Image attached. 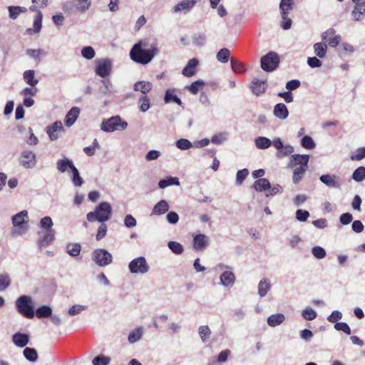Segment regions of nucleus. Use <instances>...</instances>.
Here are the masks:
<instances>
[{
    "label": "nucleus",
    "mask_w": 365,
    "mask_h": 365,
    "mask_svg": "<svg viewBox=\"0 0 365 365\" xmlns=\"http://www.w3.org/2000/svg\"><path fill=\"white\" fill-rule=\"evenodd\" d=\"M146 46L145 41H140L135 43L130 51L131 60L142 65L149 63L153 57L158 53L159 50L155 43L152 44L148 49L143 48Z\"/></svg>",
    "instance_id": "f257e3e1"
},
{
    "label": "nucleus",
    "mask_w": 365,
    "mask_h": 365,
    "mask_svg": "<svg viewBox=\"0 0 365 365\" xmlns=\"http://www.w3.org/2000/svg\"><path fill=\"white\" fill-rule=\"evenodd\" d=\"M112 214V208L110 205L107 202H101L96 207L95 211L90 212L87 214L86 217L89 222L96 220L103 222L110 218Z\"/></svg>",
    "instance_id": "f03ea898"
},
{
    "label": "nucleus",
    "mask_w": 365,
    "mask_h": 365,
    "mask_svg": "<svg viewBox=\"0 0 365 365\" xmlns=\"http://www.w3.org/2000/svg\"><path fill=\"white\" fill-rule=\"evenodd\" d=\"M18 312L27 319H33L35 316L34 307L31 297L23 295L16 301Z\"/></svg>",
    "instance_id": "7ed1b4c3"
},
{
    "label": "nucleus",
    "mask_w": 365,
    "mask_h": 365,
    "mask_svg": "<svg viewBox=\"0 0 365 365\" xmlns=\"http://www.w3.org/2000/svg\"><path fill=\"white\" fill-rule=\"evenodd\" d=\"M127 125L128 123L119 116H114L103 121L101 129L106 132H113L115 130H123L127 128Z\"/></svg>",
    "instance_id": "20e7f679"
},
{
    "label": "nucleus",
    "mask_w": 365,
    "mask_h": 365,
    "mask_svg": "<svg viewBox=\"0 0 365 365\" xmlns=\"http://www.w3.org/2000/svg\"><path fill=\"white\" fill-rule=\"evenodd\" d=\"M279 63V55L273 51L269 52L261 58V67L267 72L275 70Z\"/></svg>",
    "instance_id": "39448f33"
},
{
    "label": "nucleus",
    "mask_w": 365,
    "mask_h": 365,
    "mask_svg": "<svg viewBox=\"0 0 365 365\" xmlns=\"http://www.w3.org/2000/svg\"><path fill=\"white\" fill-rule=\"evenodd\" d=\"M128 267L130 272L133 274H145L149 270V265L143 257L133 259L129 263Z\"/></svg>",
    "instance_id": "423d86ee"
},
{
    "label": "nucleus",
    "mask_w": 365,
    "mask_h": 365,
    "mask_svg": "<svg viewBox=\"0 0 365 365\" xmlns=\"http://www.w3.org/2000/svg\"><path fill=\"white\" fill-rule=\"evenodd\" d=\"M93 261L100 267H105L112 262L113 257L104 249H97L93 252Z\"/></svg>",
    "instance_id": "0eeeda50"
},
{
    "label": "nucleus",
    "mask_w": 365,
    "mask_h": 365,
    "mask_svg": "<svg viewBox=\"0 0 365 365\" xmlns=\"http://www.w3.org/2000/svg\"><path fill=\"white\" fill-rule=\"evenodd\" d=\"M112 70V63L109 58H101L96 61V73L101 78L108 76Z\"/></svg>",
    "instance_id": "6e6552de"
},
{
    "label": "nucleus",
    "mask_w": 365,
    "mask_h": 365,
    "mask_svg": "<svg viewBox=\"0 0 365 365\" xmlns=\"http://www.w3.org/2000/svg\"><path fill=\"white\" fill-rule=\"evenodd\" d=\"M12 223L14 227L22 229L21 233H25L28 230V212L26 210H22L16 214L12 217Z\"/></svg>",
    "instance_id": "1a4fd4ad"
},
{
    "label": "nucleus",
    "mask_w": 365,
    "mask_h": 365,
    "mask_svg": "<svg viewBox=\"0 0 365 365\" xmlns=\"http://www.w3.org/2000/svg\"><path fill=\"white\" fill-rule=\"evenodd\" d=\"M322 39L326 41L329 46L336 47L341 42V37L336 34V30L330 28L324 31L322 35Z\"/></svg>",
    "instance_id": "9d476101"
},
{
    "label": "nucleus",
    "mask_w": 365,
    "mask_h": 365,
    "mask_svg": "<svg viewBox=\"0 0 365 365\" xmlns=\"http://www.w3.org/2000/svg\"><path fill=\"white\" fill-rule=\"evenodd\" d=\"M21 164L25 168H31L36 164V156L30 150H25L22 153L20 158Z\"/></svg>",
    "instance_id": "9b49d317"
},
{
    "label": "nucleus",
    "mask_w": 365,
    "mask_h": 365,
    "mask_svg": "<svg viewBox=\"0 0 365 365\" xmlns=\"http://www.w3.org/2000/svg\"><path fill=\"white\" fill-rule=\"evenodd\" d=\"M309 156L308 155H292L291 157V164L293 165H299L297 168H308V162Z\"/></svg>",
    "instance_id": "f8f14e48"
},
{
    "label": "nucleus",
    "mask_w": 365,
    "mask_h": 365,
    "mask_svg": "<svg viewBox=\"0 0 365 365\" xmlns=\"http://www.w3.org/2000/svg\"><path fill=\"white\" fill-rule=\"evenodd\" d=\"M63 130V128L62 123L61 121H56L51 125L47 127L46 132L49 136V138L51 140H55L58 138L57 133L62 131Z\"/></svg>",
    "instance_id": "ddd939ff"
},
{
    "label": "nucleus",
    "mask_w": 365,
    "mask_h": 365,
    "mask_svg": "<svg viewBox=\"0 0 365 365\" xmlns=\"http://www.w3.org/2000/svg\"><path fill=\"white\" fill-rule=\"evenodd\" d=\"M199 63V61L196 58L190 59L186 66L183 68L182 73L186 77L193 76L196 73V68Z\"/></svg>",
    "instance_id": "4468645a"
},
{
    "label": "nucleus",
    "mask_w": 365,
    "mask_h": 365,
    "mask_svg": "<svg viewBox=\"0 0 365 365\" xmlns=\"http://www.w3.org/2000/svg\"><path fill=\"white\" fill-rule=\"evenodd\" d=\"M267 88L265 81H259L258 79L252 80L251 83V89L252 93L256 96H259L265 92Z\"/></svg>",
    "instance_id": "2eb2a0df"
},
{
    "label": "nucleus",
    "mask_w": 365,
    "mask_h": 365,
    "mask_svg": "<svg viewBox=\"0 0 365 365\" xmlns=\"http://www.w3.org/2000/svg\"><path fill=\"white\" fill-rule=\"evenodd\" d=\"M197 3V0H182L173 8L175 12L190 11Z\"/></svg>",
    "instance_id": "dca6fc26"
},
{
    "label": "nucleus",
    "mask_w": 365,
    "mask_h": 365,
    "mask_svg": "<svg viewBox=\"0 0 365 365\" xmlns=\"http://www.w3.org/2000/svg\"><path fill=\"white\" fill-rule=\"evenodd\" d=\"M12 341L15 345L23 348L28 344L29 341V336L26 334L18 332L13 335Z\"/></svg>",
    "instance_id": "f3484780"
},
{
    "label": "nucleus",
    "mask_w": 365,
    "mask_h": 365,
    "mask_svg": "<svg viewBox=\"0 0 365 365\" xmlns=\"http://www.w3.org/2000/svg\"><path fill=\"white\" fill-rule=\"evenodd\" d=\"M273 113L279 119L284 120L289 115V110L284 103H277L274 107Z\"/></svg>",
    "instance_id": "a211bd4d"
},
{
    "label": "nucleus",
    "mask_w": 365,
    "mask_h": 365,
    "mask_svg": "<svg viewBox=\"0 0 365 365\" xmlns=\"http://www.w3.org/2000/svg\"><path fill=\"white\" fill-rule=\"evenodd\" d=\"M80 113V109L78 107H73L66 114L64 123L66 126H71L77 118L78 117Z\"/></svg>",
    "instance_id": "6ab92c4d"
},
{
    "label": "nucleus",
    "mask_w": 365,
    "mask_h": 365,
    "mask_svg": "<svg viewBox=\"0 0 365 365\" xmlns=\"http://www.w3.org/2000/svg\"><path fill=\"white\" fill-rule=\"evenodd\" d=\"M207 244V237L203 234H199L194 237L193 247L196 250H200Z\"/></svg>",
    "instance_id": "aec40b11"
},
{
    "label": "nucleus",
    "mask_w": 365,
    "mask_h": 365,
    "mask_svg": "<svg viewBox=\"0 0 365 365\" xmlns=\"http://www.w3.org/2000/svg\"><path fill=\"white\" fill-rule=\"evenodd\" d=\"M336 178V175H322L319 179L322 182L330 187H339L340 184Z\"/></svg>",
    "instance_id": "412c9836"
},
{
    "label": "nucleus",
    "mask_w": 365,
    "mask_h": 365,
    "mask_svg": "<svg viewBox=\"0 0 365 365\" xmlns=\"http://www.w3.org/2000/svg\"><path fill=\"white\" fill-rule=\"evenodd\" d=\"M55 231L53 230H46L43 237L39 240V245L41 247H46L54 240Z\"/></svg>",
    "instance_id": "4be33fe9"
},
{
    "label": "nucleus",
    "mask_w": 365,
    "mask_h": 365,
    "mask_svg": "<svg viewBox=\"0 0 365 365\" xmlns=\"http://www.w3.org/2000/svg\"><path fill=\"white\" fill-rule=\"evenodd\" d=\"M354 8L351 12V16L355 21H359L365 14V4H354Z\"/></svg>",
    "instance_id": "5701e85b"
},
{
    "label": "nucleus",
    "mask_w": 365,
    "mask_h": 365,
    "mask_svg": "<svg viewBox=\"0 0 365 365\" xmlns=\"http://www.w3.org/2000/svg\"><path fill=\"white\" fill-rule=\"evenodd\" d=\"M168 210L169 205L168 202L165 200H162L154 206L152 211V214L156 215H161L168 212Z\"/></svg>",
    "instance_id": "b1692460"
},
{
    "label": "nucleus",
    "mask_w": 365,
    "mask_h": 365,
    "mask_svg": "<svg viewBox=\"0 0 365 365\" xmlns=\"http://www.w3.org/2000/svg\"><path fill=\"white\" fill-rule=\"evenodd\" d=\"M164 100L166 103L174 102L179 106L182 105V101L175 95L174 89H168L166 91Z\"/></svg>",
    "instance_id": "393cba45"
},
{
    "label": "nucleus",
    "mask_w": 365,
    "mask_h": 365,
    "mask_svg": "<svg viewBox=\"0 0 365 365\" xmlns=\"http://www.w3.org/2000/svg\"><path fill=\"white\" fill-rule=\"evenodd\" d=\"M235 280V276L232 272L226 271L223 272L220 276L221 283L225 286H231L234 284Z\"/></svg>",
    "instance_id": "a878e982"
},
{
    "label": "nucleus",
    "mask_w": 365,
    "mask_h": 365,
    "mask_svg": "<svg viewBox=\"0 0 365 365\" xmlns=\"http://www.w3.org/2000/svg\"><path fill=\"white\" fill-rule=\"evenodd\" d=\"M253 187L255 190L258 192H262L271 188L270 183L266 178H259L254 183Z\"/></svg>",
    "instance_id": "bb28decb"
},
{
    "label": "nucleus",
    "mask_w": 365,
    "mask_h": 365,
    "mask_svg": "<svg viewBox=\"0 0 365 365\" xmlns=\"http://www.w3.org/2000/svg\"><path fill=\"white\" fill-rule=\"evenodd\" d=\"M152 83L147 81H138L134 85V90L140 91L143 94H146L152 89Z\"/></svg>",
    "instance_id": "cd10ccee"
},
{
    "label": "nucleus",
    "mask_w": 365,
    "mask_h": 365,
    "mask_svg": "<svg viewBox=\"0 0 365 365\" xmlns=\"http://www.w3.org/2000/svg\"><path fill=\"white\" fill-rule=\"evenodd\" d=\"M313 48H314L315 54L319 58H322L325 57L327 51V45L326 43H324V42L316 43L314 45Z\"/></svg>",
    "instance_id": "c85d7f7f"
},
{
    "label": "nucleus",
    "mask_w": 365,
    "mask_h": 365,
    "mask_svg": "<svg viewBox=\"0 0 365 365\" xmlns=\"http://www.w3.org/2000/svg\"><path fill=\"white\" fill-rule=\"evenodd\" d=\"M57 169L61 173H64L68 168L72 170L75 166L73 162L68 159L58 160L56 163Z\"/></svg>",
    "instance_id": "c756f323"
},
{
    "label": "nucleus",
    "mask_w": 365,
    "mask_h": 365,
    "mask_svg": "<svg viewBox=\"0 0 365 365\" xmlns=\"http://www.w3.org/2000/svg\"><path fill=\"white\" fill-rule=\"evenodd\" d=\"M51 308L46 305L41 306L35 312L36 316L39 319L51 317Z\"/></svg>",
    "instance_id": "7c9ffc66"
},
{
    "label": "nucleus",
    "mask_w": 365,
    "mask_h": 365,
    "mask_svg": "<svg viewBox=\"0 0 365 365\" xmlns=\"http://www.w3.org/2000/svg\"><path fill=\"white\" fill-rule=\"evenodd\" d=\"M284 321V316L282 314H272L267 319V324L270 327H276L277 325H279L281 323H282Z\"/></svg>",
    "instance_id": "2f4dec72"
},
{
    "label": "nucleus",
    "mask_w": 365,
    "mask_h": 365,
    "mask_svg": "<svg viewBox=\"0 0 365 365\" xmlns=\"http://www.w3.org/2000/svg\"><path fill=\"white\" fill-rule=\"evenodd\" d=\"M24 357L29 361L35 362L38 359V353L34 348L26 347L23 351Z\"/></svg>",
    "instance_id": "473e14b6"
},
{
    "label": "nucleus",
    "mask_w": 365,
    "mask_h": 365,
    "mask_svg": "<svg viewBox=\"0 0 365 365\" xmlns=\"http://www.w3.org/2000/svg\"><path fill=\"white\" fill-rule=\"evenodd\" d=\"M271 285L267 279L261 280L258 284V294L260 297H264L269 290Z\"/></svg>",
    "instance_id": "72a5a7b5"
},
{
    "label": "nucleus",
    "mask_w": 365,
    "mask_h": 365,
    "mask_svg": "<svg viewBox=\"0 0 365 365\" xmlns=\"http://www.w3.org/2000/svg\"><path fill=\"white\" fill-rule=\"evenodd\" d=\"M294 5V0H281L279 4L280 13L289 14V11L293 9Z\"/></svg>",
    "instance_id": "f704fd0d"
},
{
    "label": "nucleus",
    "mask_w": 365,
    "mask_h": 365,
    "mask_svg": "<svg viewBox=\"0 0 365 365\" xmlns=\"http://www.w3.org/2000/svg\"><path fill=\"white\" fill-rule=\"evenodd\" d=\"M81 250V246L78 243H68L66 246V251L68 254L72 257H77L79 255Z\"/></svg>",
    "instance_id": "c9c22d12"
},
{
    "label": "nucleus",
    "mask_w": 365,
    "mask_h": 365,
    "mask_svg": "<svg viewBox=\"0 0 365 365\" xmlns=\"http://www.w3.org/2000/svg\"><path fill=\"white\" fill-rule=\"evenodd\" d=\"M34 75V70H27L24 73V81L31 86H35L38 82L37 79H35Z\"/></svg>",
    "instance_id": "e433bc0d"
},
{
    "label": "nucleus",
    "mask_w": 365,
    "mask_h": 365,
    "mask_svg": "<svg viewBox=\"0 0 365 365\" xmlns=\"http://www.w3.org/2000/svg\"><path fill=\"white\" fill-rule=\"evenodd\" d=\"M272 145V141L266 137H258L255 139V145L259 149L268 148Z\"/></svg>",
    "instance_id": "4c0bfd02"
},
{
    "label": "nucleus",
    "mask_w": 365,
    "mask_h": 365,
    "mask_svg": "<svg viewBox=\"0 0 365 365\" xmlns=\"http://www.w3.org/2000/svg\"><path fill=\"white\" fill-rule=\"evenodd\" d=\"M294 152V148L291 145H284L282 148L277 150L276 156L278 158H282L291 155Z\"/></svg>",
    "instance_id": "58836bf2"
},
{
    "label": "nucleus",
    "mask_w": 365,
    "mask_h": 365,
    "mask_svg": "<svg viewBox=\"0 0 365 365\" xmlns=\"http://www.w3.org/2000/svg\"><path fill=\"white\" fill-rule=\"evenodd\" d=\"M205 83L201 80H197L193 83H192L189 86L187 87V89L192 93V94H197L198 91L202 88L204 86Z\"/></svg>",
    "instance_id": "ea45409f"
},
{
    "label": "nucleus",
    "mask_w": 365,
    "mask_h": 365,
    "mask_svg": "<svg viewBox=\"0 0 365 365\" xmlns=\"http://www.w3.org/2000/svg\"><path fill=\"white\" fill-rule=\"evenodd\" d=\"M9 16L12 19H16L21 12L26 11V9L21 6H11L8 8Z\"/></svg>",
    "instance_id": "a19ab883"
},
{
    "label": "nucleus",
    "mask_w": 365,
    "mask_h": 365,
    "mask_svg": "<svg viewBox=\"0 0 365 365\" xmlns=\"http://www.w3.org/2000/svg\"><path fill=\"white\" fill-rule=\"evenodd\" d=\"M230 52L228 48H223L217 53V58L222 63H227L229 61Z\"/></svg>",
    "instance_id": "79ce46f5"
},
{
    "label": "nucleus",
    "mask_w": 365,
    "mask_h": 365,
    "mask_svg": "<svg viewBox=\"0 0 365 365\" xmlns=\"http://www.w3.org/2000/svg\"><path fill=\"white\" fill-rule=\"evenodd\" d=\"M168 246L170 250L176 255H180L183 252L184 249L182 245L178 242L170 241L168 242Z\"/></svg>",
    "instance_id": "37998d69"
},
{
    "label": "nucleus",
    "mask_w": 365,
    "mask_h": 365,
    "mask_svg": "<svg viewBox=\"0 0 365 365\" xmlns=\"http://www.w3.org/2000/svg\"><path fill=\"white\" fill-rule=\"evenodd\" d=\"M352 178L356 182H361L365 178V168L359 167L352 174Z\"/></svg>",
    "instance_id": "c03bdc74"
},
{
    "label": "nucleus",
    "mask_w": 365,
    "mask_h": 365,
    "mask_svg": "<svg viewBox=\"0 0 365 365\" xmlns=\"http://www.w3.org/2000/svg\"><path fill=\"white\" fill-rule=\"evenodd\" d=\"M143 334V331L141 328H137L132 331L128 335V341L130 343H134L138 341Z\"/></svg>",
    "instance_id": "a18cd8bd"
},
{
    "label": "nucleus",
    "mask_w": 365,
    "mask_h": 365,
    "mask_svg": "<svg viewBox=\"0 0 365 365\" xmlns=\"http://www.w3.org/2000/svg\"><path fill=\"white\" fill-rule=\"evenodd\" d=\"M307 169L295 168L293 172L292 180L294 184H297L304 177L305 172Z\"/></svg>",
    "instance_id": "49530a36"
},
{
    "label": "nucleus",
    "mask_w": 365,
    "mask_h": 365,
    "mask_svg": "<svg viewBox=\"0 0 365 365\" xmlns=\"http://www.w3.org/2000/svg\"><path fill=\"white\" fill-rule=\"evenodd\" d=\"M200 336L202 341L205 342L210 338L211 331L208 326H201L198 329Z\"/></svg>",
    "instance_id": "de8ad7c7"
},
{
    "label": "nucleus",
    "mask_w": 365,
    "mask_h": 365,
    "mask_svg": "<svg viewBox=\"0 0 365 365\" xmlns=\"http://www.w3.org/2000/svg\"><path fill=\"white\" fill-rule=\"evenodd\" d=\"M71 172L73 173L72 181L75 186L80 187L83 183V180L79 175L78 169L74 167Z\"/></svg>",
    "instance_id": "09e8293b"
},
{
    "label": "nucleus",
    "mask_w": 365,
    "mask_h": 365,
    "mask_svg": "<svg viewBox=\"0 0 365 365\" xmlns=\"http://www.w3.org/2000/svg\"><path fill=\"white\" fill-rule=\"evenodd\" d=\"M231 66L232 70L237 73H242L245 71V66L240 61L232 58Z\"/></svg>",
    "instance_id": "8fccbe9b"
},
{
    "label": "nucleus",
    "mask_w": 365,
    "mask_h": 365,
    "mask_svg": "<svg viewBox=\"0 0 365 365\" xmlns=\"http://www.w3.org/2000/svg\"><path fill=\"white\" fill-rule=\"evenodd\" d=\"M301 144L303 148L309 150L313 149L316 145L313 139L309 135H305L302 138Z\"/></svg>",
    "instance_id": "3c124183"
},
{
    "label": "nucleus",
    "mask_w": 365,
    "mask_h": 365,
    "mask_svg": "<svg viewBox=\"0 0 365 365\" xmlns=\"http://www.w3.org/2000/svg\"><path fill=\"white\" fill-rule=\"evenodd\" d=\"M140 110L145 112L150 108V99L146 96H142L139 98Z\"/></svg>",
    "instance_id": "603ef678"
},
{
    "label": "nucleus",
    "mask_w": 365,
    "mask_h": 365,
    "mask_svg": "<svg viewBox=\"0 0 365 365\" xmlns=\"http://www.w3.org/2000/svg\"><path fill=\"white\" fill-rule=\"evenodd\" d=\"M42 14L41 11H38L34 21V32H39L41 29V24H42Z\"/></svg>",
    "instance_id": "864d4df0"
},
{
    "label": "nucleus",
    "mask_w": 365,
    "mask_h": 365,
    "mask_svg": "<svg viewBox=\"0 0 365 365\" xmlns=\"http://www.w3.org/2000/svg\"><path fill=\"white\" fill-rule=\"evenodd\" d=\"M110 361V359L106 356H97L93 359V365H108Z\"/></svg>",
    "instance_id": "5fc2aeb1"
},
{
    "label": "nucleus",
    "mask_w": 365,
    "mask_h": 365,
    "mask_svg": "<svg viewBox=\"0 0 365 365\" xmlns=\"http://www.w3.org/2000/svg\"><path fill=\"white\" fill-rule=\"evenodd\" d=\"M172 185H179L178 179L170 178L168 180H162L158 183L160 188H165Z\"/></svg>",
    "instance_id": "6e6d98bb"
},
{
    "label": "nucleus",
    "mask_w": 365,
    "mask_h": 365,
    "mask_svg": "<svg viewBox=\"0 0 365 365\" xmlns=\"http://www.w3.org/2000/svg\"><path fill=\"white\" fill-rule=\"evenodd\" d=\"M33 5L30 7L31 11H38V9L47 6L48 0H32Z\"/></svg>",
    "instance_id": "4d7b16f0"
},
{
    "label": "nucleus",
    "mask_w": 365,
    "mask_h": 365,
    "mask_svg": "<svg viewBox=\"0 0 365 365\" xmlns=\"http://www.w3.org/2000/svg\"><path fill=\"white\" fill-rule=\"evenodd\" d=\"M95 51L91 46H86L81 50V55L86 59H92L95 56Z\"/></svg>",
    "instance_id": "13d9d810"
},
{
    "label": "nucleus",
    "mask_w": 365,
    "mask_h": 365,
    "mask_svg": "<svg viewBox=\"0 0 365 365\" xmlns=\"http://www.w3.org/2000/svg\"><path fill=\"white\" fill-rule=\"evenodd\" d=\"M312 255L317 259H323L326 256L325 250L319 246H315L312 250Z\"/></svg>",
    "instance_id": "bf43d9fd"
},
{
    "label": "nucleus",
    "mask_w": 365,
    "mask_h": 365,
    "mask_svg": "<svg viewBox=\"0 0 365 365\" xmlns=\"http://www.w3.org/2000/svg\"><path fill=\"white\" fill-rule=\"evenodd\" d=\"M248 174V170L246 168L239 170L237 173L236 175V182L238 185H241L242 182L245 180V178L247 177Z\"/></svg>",
    "instance_id": "052dcab7"
},
{
    "label": "nucleus",
    "mask_w": 365,
    "mask_h": 365,
    "mask_svg": "<svg viewBox=\"0 0 365 365\" xmlns=\"http://www.w3.org/2000/svg\"><path fill=\"white\" fill-rule=\"evenodd\" d=\"M176 145L180 150H187L192 147V143L187 139L180 138L176 142Z\"/></svg>",
    "instance_id": "680f3d73"
},
{
    "label": "nucleus",
    "mask_w": 365,
    "mask_h": 365,
    "mask_svg": "<svg viewBox=\"0 0 365 365\" xmlns=\"http://www.w3.org/2000/svg\"><path fill=\"white\" fill-rule=\"evenodd\" d=\"M334 328L337 331H342L348 335L351 334V329L345 322H336L334 324Z\"/></svg>",
    "instance_id": "e2e57ef3"
},
{
    "label": "nucleus",
    "mask_w": 365,
    "mask_h": 365,
    "mask_svg": "<svg viewBox=\"0 0 365 365\" xmlns=\"http://www.w3.org/2000/svg\"><path fill=\"white\" fill-rule=\"evenodd\" d=\"M302 316L305 319L310 321L314 319L317 317V314L314 309L311 308H307L302 312Z\"/></svg>",
    "instance_id": "0e129e2a"
},
{
    "label": "nucleus",
    "mask_w": 365,
    "mask_h": 365,
    "mask_svg": "<svg viewBox=\"0 0 365 365\" xmlns=\"http://www.w3.org/2000/svg\"><path fill=\"white\" fill-rule=\"evenodd\" d=\"M77 9L81 12H85L91 6L90 0H78Z\"/></svg>",
    "instance_id": "69168bd1"
},
{
    "label": "nucleus",
    "mask_w": 365,
    "mask_h": 365,
    "mask_svg": "<svg viewBox=\"0 0 365 365\" xmlns=\"http://www.w3.org/2000/svg\"><path fill=\"white\" fill-rule=\"evenodd\" d=\"M281 16L282 21L281 22V26L283 29L287 30L291 28L292 26V20L288 17V14H284V13H281Z\"/></svg>",
    "instance_id": "338daca9"
},
{
    "label": "nucleus",
    "mask_w": 365,
    "mask_h": 365,
    "mask_svg": "<svg viewBox=\"0 0 365 365\" xmlns=\"http://www.w3.org/2000/svg\"><path fill=\"white\" fill-rule=\"evenodd\" d=\"M365 158V147L359 148L356 150V153L351 155V160H361Z\"/></svg>",
    "instance_id": "774afa93"
}]
</instances>
